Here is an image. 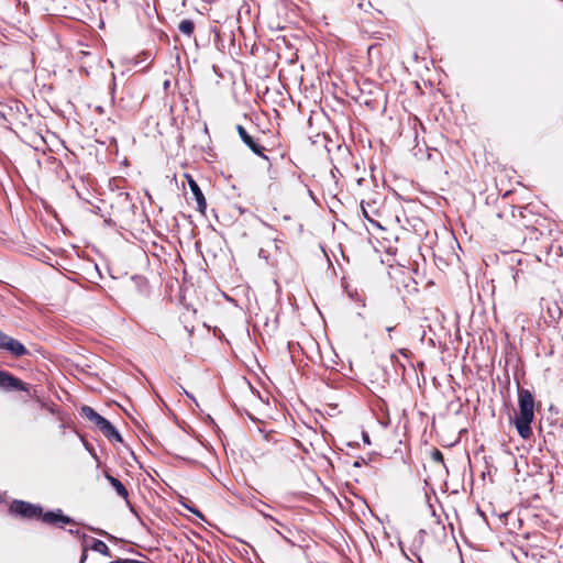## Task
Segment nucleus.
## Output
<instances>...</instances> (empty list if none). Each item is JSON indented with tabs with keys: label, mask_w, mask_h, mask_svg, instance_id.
<instances>
[{
	"label": "nucleus",
	"mask_w": 563,
	"mask_h": 563,
	"mask_svg": "<svg viewBox=\"0 0 563 563\" xmlns=\"http://www.w3.org/2000/svg\"><path fill=\"white\" fill-rule=\"evenodd\" d=\"M9 512L13 516H18L25 519H35L41 517L43 522L48 525H70L74 522V520L70 517L64 515L60 509L51 510L43 514V509L41 506L19 499H14L11 503L9 507Z\"/></svg>",
	"instance_id": "obj_1"
},
{
	"label": "nucleus",
	"mask_w": 563,
	"mask_h": 563,
	"mask_svg": "<svg viewBox=\"0 0 563 563\" xmlns=\"http://www.w3.org/2000/svg\"><path fill=\"white\" fill-rule=\"evenodd\" d=\"M519 411L516 413L514 424L519 437L528 440L532 435L531 423L534 419V397L530 390L518 388Z\"/></svg>",
	"instance_id": "obj_2"
},
{
	"label": "nucleus",
	"mask_w": 563,
	"mask_h": 563,
	"mask_svg": "<svg viewBox=\"0 0 563 563\" xmlns=\"http://www.w3.org/2000/svg\"><path fill=\"white\" fill-rule=\"evenodd\" d=\"M0 350L8 352L10 355L14 357H21L26 355L29 352L26 347L14 338L8 335L3 331L0 330Z\"/></svg>",
	"instance_id": "obj_3"
},
{
	"label": "nucleus",
	"mask_w": 563,
	"mask_h": 563,
	"mask_svg": "<svg viewBox=\"0 0 563 563\" xmlns=\"http://www.w3.org/2000/svg\"><path fill=\"white\" fill-rule=\"evenodd\" d=\"M0 389L4 391L22 390L30 394L29 385L7 371L0 369Z\"/></svg>",
	"instance_id": "obj_4"
},
{
	"label": "nucleus",
	"mask_w": 563,
	"mask_h": 563,
	"mask_svg": "<svg viewBox=\"0 0 563 563\" xmlns=\"http://www.w3.org/2000/svg\"><path fill=\"white\" fill-rule=\"evenodd\" d=\"M236 132L242 142L257 156L268 161V156L264 154V147L247 133V131L241 124L236 125Z\"/></svg>",
	"instance_id": "obj_5"
},
{
	"label": "nucleus",
	"mask_w": 563,
	"mask_h": 563,
	"mask_svg": "<svg viewBox=\"0 0 563 563\" xmlns=\"http://www.w3.org/2000/svg\"><path fill=\"white\" fill-rule=\"evenodd\" d=\"M185 177L187 179L190 191L192 192L195 200L197 202L196 209H197V211H199L200 213L203 214L207 209V201H206L205 195L191 175L186 174Z\"/></svg>",
	"instance_id": "obj_6"
},
{
	"label": "nucleus",
	"mask_w": 563,
	"mask_h": 563,
	"mask_svg": "<svg viewBox=\"0 0 563 563\" xmlns=\"http://www.w3.org/2000/svg\"><path fill=\"white\" fill-rule=\"evenodd\" d=\"M98 429L100 432L110 441V442H122V435L118 431V429L108 420L106 419Z\"/></svg>",
	"instance_id": "obj_7"
},
{
	"label": "nucleus",
	"mask_w": 563,
	"mask_h": 563,
	"mask_svg": "<svg viewBox=\"0 0 563 563\" xmlns=\"http://www.w3.org/2000/svg\"><path fill=\"white\" fill-rule=\"evenodd\" d=\"M81 416L87 418L88 420H90L91 422H93L96 424V427L98 428L104 420L106 418L102 417L101 415H99L93 408H91L90 406H82L81 407Z\"/></svg>",
	"instance_id": "obj_8"
},
{
	"label": "nucleus",
	"mask_w": 563,
	"mask_h": 563,
	"mask_svg": "<svg viewBox=\"0 0 563 563\" xmlns=\"http://www.w3.org/2000/svg\"><path fill=\"white\" fill-rule=\"evenodd\" d=\"M106 477L120 497L126 498L129 496L128 489L118 478L109 474Z\"/></svg>",
	"instance_id": "obj_9"
},
{
	"label": "nucleus",
	"mask_w": 563,
	"mask_h": 563,
	"mask_svg": "<svg viewBox=\"0 0 563 563\" xmlns=\"http://www.w3.org/2000/svg\"><path fill=\"white\" fill-rule=\"evenodd\" d=\"M90 541L91 543L88 544L89 549L93 550L95 552L101 553L102 555H110V550L102 540L90 538Z\"/></svg>",
	"instance_id": "obj_10"
},
{
	"label": "nucleus",
	"mask_w": 563,
	"mask_h": 563,
	"mask_svg": "<svg viewBox=\"0 0 563 563\" xmlns=\"http://www.w3.org/2000/svg\"><path fill=\"white\" fill-rule=\"evenodd\" d=\"M178 30L179 32H181L183 34L187 35L188 37H190L194 33V30H195V24L191 20H183L179 24H178Z\"/></svg>",
	"instance_id": "obj_11"
},
{
	"label": "nucleus",
	"mask_w": 563,
	"mask_h": 563,
	"mask_svg": "<svg viewBox=\"0 0 563 563\" xmlns=\"http://www.w3.org/2000/svg\"><path fill=\"white\" fill-rule=\"evenodd\" d=\"M424 536H426V531L420 529L417 532V536H416V538L413 540V545L420 548L422 545V543H423Z\"/></svg>",
	"instance_id": "obj_12"
},
{
	"label": "nucleus",
	"mask_w": 563,
	"mask_h": 563,
	"mask_svg": "<svg viewBox=\"0 0 563 563\" xmlns=\"http://www.w3.org/2000/svg\"><path fill=\"white\" fill-rule=\"evenodd\" d=\"M431 459L437 463H443L444 461L442 452L438 449L431 451Z\"/></svg>",
	"instance_id": "obj_13"
},
{
	"label": "nucleus",
	"mask_w": 563,
	"mask_h": 563,
	"mask_svg": "<svg viewBox=\"0 0 563 563\" xmlns=\"http://www.w3.org/2000/svg\"><path fill=\"white\" fill-rule=\"evenodd\" d=\"M82 538L85 540V542L88 541V537L84 533L82 534ZM88 543H85L84 544V548H82V554H81V558H80V563H85V561L87 560V551H88Z\"/></svg>",
	"instance_id": "obj_14"
},
{
	"label": "nucleus",
	"mask_w": 563,
	"mask_h": 563,
	"mask_svg": "<svg viewBox=\"0 0 563 563\" xmlns=\"http://www.w3.org/2000/svg\"><path fill=\"white\" fill-rule=\"evenodd\" d=\"M183 505H184V507H185L186 509H188L189 511H191L192 514H195L198 518H200L201 520H205L203 515H202V514H201V511H199L197 508L191 507V506H189V505H187V504H185V503H183Z\"/></svg>",
	"instance_id": "obj_15"
},
{
	"label": "nucleus",
	"mask_w": 563,
	"mask_h": 563,
	"mask_svg": "<svg viewBox=\"0 0 563 563\" xmlns=\"http://www.w3.org/2000/svg\"><path fill=\"white\" fill-rule=\"evenodd\" d=\"M258 511L263 515L264 518L269 519V520L280 525V522L276 518H274L271 515L266 514V511H263V510H258Z\"/></svg>",
	"instance_id": "obj_16"
},
{
	"label": "nucleus",
	"mask_w": 563,
	"mask_h": 563,
	"mask_svg": "<svg viewBox=\"0 0 563 563\" xmlns=\"http://www.w3.org/2000/svg\"><path fill=\"white\" fill-rule=\"evenodd\" d=\"M47 409L52 415H56L58 412V407H56L55 405L47 406Z\"/></svg>",
	"instance_id": "obj_17"
},
{
	"label": "nucleus",
	"mask_w": 563,
	"mask_h": 563,
	"mask_svg": "<svg viewBox=\"0 0 563 563\" xmlns=\"http://www.w3.org/2000/svg\"><path fill=\"white\" fill-rule=\"evenodd\" d=\"M362 438H363L364 443H366V444H369V443H371V441H369V435H368V433H367V432H363V433H362Z\"/></svg>",
	"instance_id": "obj_18"
},
{
	"label": "nucleus",
	"mask_w": 563,
	"mask_h": 563,
	"mask_svg": "<svg viewBox=\"0 0 563 563\" xmlns=\"http://www.w3.org/2000/svg\"><path fill=\"white\" fill-rule=\"evenodd\" d=\"M184 393L186 394V396H187L188 398H190L194 402H196V404H197V400L195 399V397H194V395H192V394L188 393L187 390H184Z\"/></svg>",
	"instance_id": "obj_19"
},
{
	"label": "nucleus",
	"mask_w": 563,
	"mask_h": 563,
	"mask_svg": "<svg viewBox=\"0 0 563 563\" xmlns=\"http://www.w3.org/2000/svg\"><path fill=\"white\" fill-rule=\"evenodd\" d=\"M361 207H362V210H363V214H364V217H365L366 219H368V220H369V217H368V214H367V212H366V210H365V208H364L363 202L361 203Z\"/></svg>",
	"instance_id": "obj_20"
},
{
	"label": "nucleus",
	"mask_w": 563,
	"mask_h": 563,
	"mask_svg": "<svg viewBox=\"0 0 563 563\" xmlns=\"http://www.w3.org/2000/svg\"><path fill=\"white\" fill-rule=\"evenodd\" d=\"M363 463H364V460H361V461H358V460H357V461H355V462H354V464H353V465H354L355 467H360Z\"/></svg>",
	"instance_id": "obj_21"
},
{
	"label": "nucleus",
	"mask_w": 563,
	"mask_h": 563,
	"mask_svg": "<svg viewBox=\"0 0 563 563\" xmlns=\"http://www.w3.org/2000/svg\"><path fill=\"white\" fill-rule=\"evenodd\" d=\"M112 79H113V80L115 79V76H114V75L112 76ZM114 87H115V84L113 82V87H112V91H111V95H112V96H113V93H114Z\"/></svg>",
	"instance_id": "obj_22"
},
{
	"label": "nucleus",
	"mask_w": 563,
	"mask_h": 563,
	"mask_svg": "<svg viewBox=\"0 0 563 563\" xmlns=\"http://www.w3.org/2000/svg\"><path fill=\"white\" fill-rule=\"evenodd\" d=\"M411 553H412L415 556H417V559H418V561H419V562H421V558L417 554V552L411 551Z\"/></svg>",
	"instance_id": "obj_23"
},
{
	"label": "nucleus",
	"mask_w": 563,
	"mask_h": 563,
	"mask_svg": "<svg viewBox=\"0 0 563 563\" xmlns=\"http://www.w3.org/2000/svg\"><path fill=\"white\" fill-rule=\"evenodd\" d=\"M69 533H71V534H78V533H79V531H78V530H73V529H70V530H69Z\"/></svg>",
	"instance_id": "obj_24"
},
{
	"label": "nucleus",
	"mask_w": 563,
	"mask_h": 563,
	"mask_svg": "<svg viewBox=\"0 0 563 563\" xmlns=\"http://www.w3.org/2000/svg\"><path fill=\"white\" fill-rule=\"evenodd\" d=\"M518 273H519V271H517V272H516V274L514 275V279H516V278H517Z\"/></svg>",
	"instance_id": "obj_25"
},
{
	"label": "nucleus",
	"mask_w": 563,
	"mask_h": 563,
	"mask_svg": "<svg viewBox=\"0 0 563 563\" xmlns=\"http://www.w3.org/2000/svg\"><path fill=\"white\" fill-rule=\"evenodd\" d=\"M261 504H262L264 507H267V508L269 507V506H268L267 504H265V503H262V501H261Z\"/></svg>",
	"instance_id": "obj_26"
},
{
	"label": "nucleus",
	"mask_w": 563,
	"mask_h": 563,
	"mask_svg": "<svg viewBox=\"0 0 563 563\" xmlns=\"http://www.w3.org/2000/svg\"><path fill=\"white\" fill-rule=\"evenodd\" d=\"M2 501H3V498H2V495L0 494V503H2Z\"/></svg>",
	"instance_id": "obj_27"
}]
</instances>
